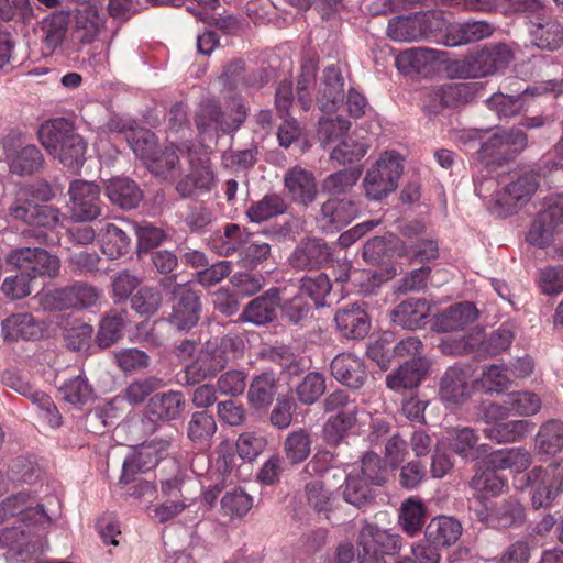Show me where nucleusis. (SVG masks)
Wrapping results in <instances>:
<instances>
[{"label": "nucleus", "mask_w": 563, "mask_h": 563, "mask_svg": "<svg viewBox=\"0 0 563 563\" xmlns=\"http://www.w3.org/2000/svg\"><path fill=\"white\" fill-rule=\"evenodd\" d=\"M37 134L41 144L56 156L64 167L76 173L84 166L87 143L69 120H48L40 126Z\"/></svg>", "instance_id": "1"}, {"label": "nucleus", "mask_w": 563, "mask_h": 563, "mask_svg": "<svg viewBox=\"0 0 563 563\" xmlns=\"http://www.w3.org/2000/svg\"><path fill=\"white\" fill-rule=\"evenodd\" d=\"M159 286L172 305V312L168 316L170 325L183 332L195 328L200 320L202 310L199 292L187 284L177 283L176 275L162 279Z\"/></svg>", "instance_id": "2"}, {"label": "nucleus", "mask_w": 563, "mask_h": 563, "mask_svg": "<svg viewBox=\"0 0 563 563\" xmlns=\"http://www.w3.org/2000/svg\"><path fill=\"white\" fill-rule=\"evenodd\" d=\"M360 563H387L401 549V538L377 523L363 520L356 537Z\"/></svg>", "instance_id": "3"}, {"label": "nucleus", "mask_w": 563, "mask_h": 563, "mask_svg": "<svg viewBox=\"0 0 563 563\" xmlns=\"http://www.w3.org/2000/svg\"><path fill=\"white\" fill-rule=\"evenodd\" d=\"M0 154L13 175L30 176L44 167L41 150L35 144L25 143L24 134L19 130H10L0 137Z\"/></svg>", "instance_id": "4"}, {"label": "nucleus", "mask_w": 563, "mask_h": 563, "mask_svg": "<svg viewBox=\"0 0 563 563\" xmlns=\"http://www.w3.org/2000/svg\"><path fill=\"white\" fill-rule=\"evenodd\" d=\"M402 158L395 152H385L368 168L363 179L365 195L371 200H382L398 187L404 172Z\"/></svg>", "instance_id": "5"}, {"label": "nucleus", "mask_w": 563, "mask_h": 563, "mask_svg": "<svg viewBox=\"0 0 563 563\" xmlns=\"http://www.w3.org/2000/svg\"><path fill=\"white\" fill-rule=\"evenodd\" d=\"M539 185V175L533 170L517 175L495 194L489 205L490 212L499 218L516 213L532 198Z\"/></svg>", "instance_id": "6"}, {"label": "nucleus", "mask_w": 563, "mask_h": 563, "mask_svg": "<svg viewBox=\"0 0 563 563\" xmlns=\"http://www.w3.org/2000/svg\"><path fill=\"white\" fill-rule=\"evenodd\" d=\"M230 113L221 111L217 102L205 100L196 113V125L200 133L235 132L245 121L247 109L241 99H233Z\"/></svg>", "instance_id": "7"}, {"label": "nucleus", "mask_w": 563, "mask_h": 563, "mask_svg": "<svg viewBox=\"0 0 563 563\" xmlns=\"http://www.w3.org/2000/svg\"><path fill=\"white\" fill-rule=\"evenodd\" d=\"M418 35H492L495 30L484 22H473L465 25H454L448 14L440 10L418 12Z\"/></svg>", "instance_id": "8"}, {"label": "nucleus", "mask_w": 563, "mask_h": 563, "mask_svg": "<svg viewBox=\"0 0 563 563\" xmlns=\"http://www.w3.org/2000/svg\"><path fill=\"white\" fill-rule=\"evenodd\" d=\"M563 224V195L549 197L544 208L537 214L527 233L528 243L547 247L553 240L559 227Z\"/></svg>", "instance_id": "9"}, {"label": "nucleus", "mask_w": 563, "mask_h": 563, "mask_svg": "<svg viewBox=\"0 0 563 563\" xmlns=\"http://www.w3.org/2000/svg\"><path fill=\"white\" fill-rule=\"evenodd\" d=\"M7 261L9 264L24 271L32 279L46 276L53 278L60 268L59 258L42 247H20L11 251Z\"/></svg>", "instance_id": "10"}, {"label": "nucleus", "mask_w": 563, "mask_h": 563, "mask_svg": "<svg viewBox=\"0 0 563 563\" xmlns=\"http://www.w3.org/2000/svg\"><path fill=\"white\" fill-rule=\"evenodd\" d=\"M511 59V49L505 44H497L457 63L455 70L463 78L479 77L505 68Z\"/></svg>", "instance_id": "11"}, {"label": "nucleus", "mask_w": 563, "mask_h": 563, "mask_svg": "<svg viewBox=\"0 0 563 563\" xmlns=\"http://www.w3.org/2000/svg\"><path fill=\"white\" fill-rule=\"evenodd\" d=\"M527 144V134L519 126L496 132L487 141L481 143L477 158L487 167L500 166L505 161V146H512L516 153H520Z\"/></svg>", "instance_id": "12"}, {"label": "nucleus", "mask_w": 563, "mask_h": 563, "mask_svg": "<svg viewBox=\"0 0 563 563\" xmlns=\"http://www.w3.org/2000/svg\"><path fill=\"white\" fill-rule=\"evenodd\" d=\"M100 296V290L95 286L78 282L48 291L45 295V302L54 310L82 309L95 306Z\"/></svg>", "instance_id": "13"}, {"label": "nucleus", "mask_w": 563, "mask_h": 563, "mask_svg": "<svg viewBox=\"0 0 563 563\" xmlns=\"http://www.w3.org/2000/svg\"><path fill=\"white\" fill-rule=\"evenodd\" d=\"M68 195L74 220L88 222L101 214L100 188L97 184L76 179L70 183Z\"/></svg>", "instance_id": "14"}, {"label": "nucleus", "mask_w": 563, "mask_h": 563, "mask_svg": "<svg viewBox=\"0 0 563 563\" xmlns=\"http://www.w3.org/2000/svg\"><path fill=\"white\" fill-rule=\"evenodd\" d=\"M279 306H282L280 289L272 287L250 300L239 319L255 327H266L277 321Z\"/></svg>", "instance_id": "15"}, {"label": "nucleus", "mask_w": 563, "mask_h": 563, "mask_svg": "<svg viewBox=\"0 0 563 563\" xmlns=\"http://www.w3.org/2000/svg\"><path fill=\"white\" fill-rule=\"evenodd\" d=\"M358 214V206L349 198H329L321 205L317 223L327 233L338 232Z\"/></svg>", "instance_id": "16"}, {"label": "nucleus", "mask_w": 563, "mask_h": 563, "mask_svg": "<svg viewBox=\"0 0 563 563\" xmlns=\"http://www.w3.org/2000/svg\"><path fill=\"white\" fill-rule=\"evenodd\" d=\"M470 369L466 366L454 365L444 372L439 382V397L452 405L465 402L472 394Z\"/></svg>", "instance_id": "17"}, {"label": "nucleus", "mask_w": 563, "mask_h": 563, "mask_svg": "<svg viewBox=\"0 0 563 563\" xmlns=\"http://www.w3.org/2000/svg\"><path fill=\"white\" fill-rule=\"evenodd\" d=\"M334 321L339 332L349 340H362L371 329V319L364 302H354L340 308L334 316Z\"/></svg>", "instance_id": "18"}, {"label": "nucleus", "mask_w": 563, "mask_h": 563, "mask_svg": "<svg viewBox=\"0 0 563 563\" xmlns=\"http://www.w3.org/2000/svg\"><path fill=\"white\" fill-rule=\"evenodd\" d=\"M331 375L341 385L360 389L367 380L365 361L352 353L338 354L330 364Z\"/></svg>", "instance_id": "19"}, {"label": "nucleus", "mask_w": 563, "mask_h": 563, "mask_svg": "<svg viewBox=\"0 0 563 563\" xmlns=\"http://www.w3.org/2000/svg\"><path fill=\"white\" fill-rule=\"evenodd\" d=\"M331 258L330 246L321 239L301 241L290 255L289 262L297 269H319Z\"/></svg>", "instance_id": "20"}, {"label": "nucleus", "mask_w": 563, "mask_h": 563, "mask_svg": "<svg viewBox=\"0 0 563 563\" xmlns=\"http://www.w3.org/2000/svg\"><path fill=\"white\" fill-rule=\"evenodd\" d=\"M186 398L181 391L168 390L154 394L147 401L145 412L161 422H169L181 417Z\"/></svg>", "instance_id": "21"}, {"label": "nucleus", "mask_w": 563, "mask_h": 563, "mask_svg": "<svg viewBox=\"0 0 563 563\" xmlns=\"http://www.w3.org/2000/svg\"><path fill=\"white\" fill-rule=\"evenodd\" d=\"M284 185L297 203L308 206L317 198L318 189L313 173L300 166H295L285 173Z\"/></svg>", "instance_id": "22"}, {"label": "nucleus", "mask_w": 563, "mask_h": 563, "mask_svg": "<svg viewBox=\"0 0 563 563\" xmlns=\"http://www.w3.org/2000/svg\"><path fill=\"white\" fill-rule=\"evenodd\" d=\"M5 341L35 340L42 336L43 323L32 313L22 312L8 317L1 323Z\"/></svg>", "instance_id": "23"}, {"label": "nucleus", "mask_w": 563, "mask_h": 563, "mask_svg": "<svg viewBox=\"0 0 563 563\" xmlns=\"http://www.w3.org/2000/svg\"><path fill=\"white\" fill-rule=\"evenodd\" d=\"M429 371V362L424 357L411 358L397 371L386 377L389 389L400 391L417 387Z\"/></svg>", "instance_id": "24"}, {"label": "nucleus", "mask_w": 563, "mask_h": 563, "mask_svg": "<svg viewBox=\"0 0 563 563\" xmlns=\"http://www.w3.org/2000/svg\"><path fill=\"white\" fill-rule=\"evenodd\" d=\"M277 390L276 374L273 371H265L252 378L247 390V401L255 410H265L274 402Z\"/></svg>", "instance_id": "25"}, {"label": "nucleus", "mask_w": 563, "mask_h": 563, "mask_svg": "<svg viewBox=\"0 0 563 563\" xmlns=\"http://www.w3.org/2000/svg\"><path fill=\"white\" fill-rule=\"evenodd\" d=\"M444 51L428 47H413L401 52L396 57L398 70L405 75H419L433 62L442 60Z\"/></svg>", "instance_id": "26"}, {"label": "nucleus", "mask_w": 563, "mask_h": 563, "mask_svg": "<svg viewBox=\"0 0 563 563\" xmlns=\"http://www.w3.org/2000/svg\"><path fill=\"white\" fill-rule=\"evenodd\" d=\"M478 318V310L470 301L459 302L446 308L435 321L440 332L462 331Z\"/></svg>", "instance_id": "27"}, {"label": "nucleus", "mask_w": 563, "mask_h": 563, "mask_svg": "<svg viewBox=\"0 0 563 563\" xmlns=\"http://www.w3.org/2000/svg\"><path fill=\"white\" fill-rule=\"evenodd\" d=\"M430 308L426 299L410 298L396 306L391 312V321L407 330L422 328Z\"/></svg>", "instance_id": "28"}, {"label": "nucleus", "mask_w": 563, "mask_h": 563, "mask_svg": "<svg viewBox=\"0 0 563 563\" xmlns=\"http://www.w3.org/2000/svg\"><path fill=\"white\" fill-rule=\"evenodd\" d=\"M460 521L449 516H439L429 522L426 528V539L434 547L449 548L457 542L462 536Z\"/></svg>", "instance_id": "29"}, {"label": "nucleus", "mask_w": 563, "mask_h": 563, "mask_svg": "<svg viewBox=\"0 0 563 563\" xmlns=\"http://www.w3.org/2000/svg\"><path fill=\"white\" fill-rule=\"evenodd\" d=\"M104 192L113 205L122 209L136 208L143 198V192L137 184L126 177L109 179Z\"/></svg>", "instance_id": "30"}, {"label": "nucleus", "mask_w": 563, "mask_h": 563, "mask_svg": "<svg viewBox=\"0 0 563 563\" xmlns=\"http://www.w3.org/2000/svg\"><path fill=\"white\" fill-rule=\"evenodd\" d=\"M98 236L102 253L110 258L125 255L131 249L130 234L114 223L99 222Z\"/></svg>", "instance_id": "31"}, {"label": "nucleus", "mask_w": 563, "mask_h": 563, "mask_svg": "<svg viewBox=\"0 0 563 563\" xmlns=\"http://www.w3.org/2000/svg\"><path fill=\"white\" fill-rule=\"evenodd\" d=\"M249 238V231L235 223H228L223 230H218L212 236V249L220 256H232L241 253Z\"/></svg>", "instance_id": "32"}, {"label": "nucleus", "mask_w": 563, "mask_h": 563, "mask_svg": "<svg viewBox=\"0 0 563 563\" xmlns=\"http://www.w3.org/2000/svg\"><path fill=\"white\" fill-rule=\"evenodd\" d=\"M306 504L318 515H323L325 519H330L336 498L333 493L328 489L320 479H312L306 483L303 488Z\"/></svg>", "instance_id": "33"}, {"label": "nucleus", "mask_w": 563, "mask_h": 563, "mask_svg": "<svg viewBox=\"0 0 563 563\" xmlns=\"http://www.w3.org/2000/svg\"><path fill=\"white\" fill-rule=\"evenodd\" d=\"M159 456L155 453L153 446L145 443L130 454L123 462L120 482L129 483L140 472H146L157 465Z\"/></svg>", "instance_id": "34"}, {"label": "nucleus", "mask_w": 563, "mask_h": 563, "mask_svg": "<svg viewBox=\"0 0 563 563\" xmlns=\"http://www.w3.org/2000/svg\"><path fill=\"white\" fill-rule=\"evenodd\" d=\"M372 486L357 470H354L345 477L342 490L343 499L356 508H361L374 500L375 492Z\"/></svg>", "instance_id": "35"}, {"label": "nucleus", "mask_w": 563, "mask_h": 563, "mask_svg": "<svg viewBox=\"0 0 563 563\" xmlns=\"http://www.w3.org/2000/svg\"><path fill=\"white\" fill-rule=\"evenodd\" d=\"M216 431L217 423L213 416L203 410L191 413L186 427L187 438L200 448L209 445Z\"/></svg>", "instance_id": "36"}, {"label": "nucleus", "mask_w": 563, "mask_h": 563, "mask_svg": "<svg viewBox=\"0 0 563 563\" xmlns=\"http://www.w3.org/2000/svg\"><path fill=\"white\" fill-rule=\"evenodd\" d=\"M487 464L493 470L522 472L531 464L530 453L522 448L498 450L489 453Z\"/></svg>", "instance_id": "37"}, {"label": "nucleus", "mask_w": 563, "mask_h": 563, "mask_svg": "<svg viewBox=\"0 0 563 563\" xmlns=\"http://www.w3.org/2000/svg\"><path fill=\"white\" fill-rule=\"evenodd\" d=\"M490 522L498 528H510L525 521V508L521 503L509 497L496 504L489 515Z\"/></svg>", "instance_id": "38"}, {"label": "nucleus", "mask_w": 563, "mask_h": 563, "mask_svg": "<svg viewBox=\"0 0 563 563\" xmlns=\"http://www.w3.org/2000/svg\"><path fill=\"white\" fill-rule=\"evenodd\" d=\"M529 432V422L526 420L500 421L492 426H485L484 435L496 443L516 442Z\"/></svg>", "instance_id": "39"}, {"label": "nucleus", "mask_w": 563, "mask_h": 563, "mask_svg": "<svg viewBox=\"0 0 563 563\" xmlns=\"http://www.w3.org/2000/svg\"><path fill=\"white\" fill-rule=\"evenodd\" d=\"M361 176L360 168H344L334 172L321 181V190L331 198H338L347 194L358 181Z\"/></svg>", "instance_id": "40"}, {"label": "nucleus", "mask_w": 563, "mask_h": 563, "mask_svg": "<svg viewBox=\"0 0 563 563\" xmlns=\"http://www.w3.org/2000/svg\"><path fill=\"white\" fill-rule=\"evenodd\" d=\"M287 202L279 194H267L261 200L251 205L246 216L252 222H263L283 214L287 210Z\"/></svg>", "instance_id": "41"}, {"label": "nucleus", "mask_w": 563, "mask_h": 563, "mask_svg": "<svg viewBox=\"0 0 563 563\" xmlns=\"http://www.w3.org/2000/svg\"><path fill=\"white\" fill-rule=\"evenodd\" d=\"M126 318V311H110L103 317L96 339L100 347H108L121 338Z\"/></svg>", "instance_id": "42"}, {"label": "nucleus", "mask_w": 563, "mask_h": 563, "mask_svg": "<svg viewBox=\"0 0 563 563\" xmlns=\"http://www.w3.org/2000/svg\"><path fill=\"white\" fill-rule=\"evenodd\" d=\"M325 377L319 372H309L295 388L298 401L303 406L316 404L325 393Z\"/></svg>", "instance_id": "43"}, {"label": "nucleus", "mask_w": 563, "mask_h": 563, "mask_svg": "<svg viewBox=\"0 0 563 563\" xmlns=\"http://www.w3.org/2000/svg\"><path fill=\"white\" fill-rule=\"evenodd\" d=\"M351 128L349 120L343 117L321 118L318 121L317 139L325 147L341 142Z\"/></svg>", "instance_id": "44"}, {"label": "nucleus", "mask_w": 563, "mask_h": 563, "mask_svg": "<svg viewBox=\"0 0 563 563\" xmlns=\"http://www.w3.org/2000/svg\"><path fill=\"white\" fill-rule=\"evenodd\" d=\"M445 109H455L472 101L476 93L475 82H445L438 85Z\"/></svg>", "instance_id": "45"}, {"label": "nucleus", "mask_w": 563, "mask_h": 563, "mask_svg": "<svg viewBox=\"0 0 563 563\" xmlns=\"http://www.w3.org/2000/svg\"><path fill=\"white\" fill-rule=\"evenodd\" d=\"M269 243L258 233L249 232L245 245L240 253V263L243 267L254 268L268 258Z\"/></svg>", "instance_id": "46"}, {"label": "nucleus", "mask_w": 563, "mask_h": 563, "mask_svg": "<svg viewBox=\"0 0 563 563\" xmlns=\"http://www.w3.org/2000/svg\"><path fill=\"white\" fill-rule=\"evenodd\" d=\"M312 439L306 429H297L290 432L284 442V451L288 461L292 464L303 462L311 452Z\"/></svg>", "instance_id": "47"}, {"label": "nucleus", "mask_w": 563, "mask_h": 563, "mask_svg": "<svg viewBox=\"0 0 563 563\" xmlns=\"http://www.w3.org/2000/svg\"><path fill=\"white\" fill-rule=\"evenodd\" d=\"M368 143L364 140L345 136L330 153V159L340 165L353 164L361 161L368 151Z\"/></svg>", "instance_id": "48"}, {"label": "nucleus", "mask_w": 563, "mask_h": 563, "mask_svg": "<svg viewBox=\"0 0 563 563\" xmlns=\"http://www.w3.org/2000/svg\"><path fill=\"white\" fill-rule=\"evenodd\" d=\"M355 423L356 416L352 412L331 416L323 426L324 442L330 446L340 445Z\"/></svg>", "instance_id": "49"}, {"label": "nucleus", "mask_w": 563, "mask_h": 563, "mask_svg": "<svg viewBox=\"0 0 563 563\" xmlns=\"http://www.w3.org/2000/svg\"><path fill=\"white\" fill-rule=\"evenodd\" d=\"M58 390L62 399L71 405H85L93 398V388L84 375L65 380Z\"/></svg>", "instance_id": "50"}, {"label": "nucleus", "mask_w": 563, "mask_h": 563, "mask_svg": "<svg viewBox=\"0 0 563 563\" xmlns=\"http://www.w3.org/2000/svg\"><path fill=\"white\" fill-rule=\"evenodd\" d=\"M219 371L220 368L216 366L213 358L203 346L197 357L186 366L184 380L187 385H195L214 376Z\"/></svg>", "instance_id": "51"}, {"label": "nucleus", "mask_w": 563, "mask_h": 563, "mask_svg": "<svg viewBox=\"0 0 563 563\" xmlns=\"http://www.w3.org/2000/svg\"><path fill=\"white\" fill-rule=\"evenodd\" d=\"M537 445L544 454H555L563 448V422L550 420L539 430Z\"/></svg>", "instance_id": "52"}, {"label": "nucleus", "mask_w": 563, "mask_h": 563, "mask_svg": "<svg viewBox=\"0 0 563 563\" xmlns=\"http://www.w3.org/2000/svg\"><path fill=\"white\" fill-rule=\"evenodd\" d=\"M131 308L141 316H152L158 311L163 303V296L158 288L142 286L131 297Z\"/></svg>", "instance_id": "53"}, {"label": "nucleus", "mask_w": 563, "mask_h": 563, "mask_svg": "<svg viewBox=\"0 0 563 563\" xmlns=\"http://www.w3.org/2000/svg\"><path fill=\"white\" fill-rule=\"evenodd\" d=\"M451 450L464 460H468L473 446L478 441L475 430L470 427H454L446 430Z\"/></svg>", "instance_id": "54"}, {"label": "nucleus", "mask_w": 563, "mask_h": 563, "mask_svg": "<svg viewBox=\"0 0 563 563\" xmlns=\"http://www.w3.org/2000/svg\"><path fill=\"white\" fill-rule=\"evenodd\" d=\"M424 517V506L420 500L409 498L402 503L399 520L407 534L416 536L422 529Z\"/></svg>", "instance_id": "55"}, {"label": "nucleus", "mask_w": 563, "mask_h": 563, "mask_svg": "<svg viewBox=\"0 0 563 563\" xmlns=\"http://www.w3.org/2000/svg\"><path fill=\"white\" fill-rule=\"evenodd\" d=\"M253 506V498L241 488L227 492L221 499V511L230 519L244 517Z\"/></svg>", "instance_id": "56"}, {"label": "nucleus", "mask_w": 563, "mask_h": 563, "mask_svg": "<svg viewBox=\"0 0 563 563\" xmlns=\"http://www.w3.org/2000/svg\"><path fill=\"white\" fill-rule=\"evenodd\" d=\"M279 310L282 319L290 325L303 328L311 318V307L300 295L282 300Z\"/></svg>", "instance_id": "57"}, {"label": "nucleus", "mask_w": 563, "mask_h": 563, "mask_svg": "<svg viewBox=\"0 0 563 563\" xmlns=\"http://www.w3.org/2000/svg\"><path fill=\"white\" fill-rule=\"evenodd\" d=\"M496 470L488 466L487 470L477 467L470 481V486L484 496H497L503 493L506 486L503 477L496 474Z\"/></svg>", "instance_id": "58"}, {"label": "nucleus", "mask_w": 563, "mask_h": 563, "mask_svg": "<svg viewBox=\"0 0 563 563\" xmlns=\"http://www.w3.org/2000/svg\"><path fill=\"white\" fill-rule=\"evenodd\" d=\"M128 142L136 156L144 159L147 165L157 154V137L147 129L132 130Z\"/></svg>", "instance_id": "59"}, {"label": "nucleus", "mask_w": 563, "mask_h": 563, "mask_svg": "<svg viewBox=\"0 0 563 563\" xmlns=\"http://www.w3.org/2000/svg\"><path fill=\"white\" fill-rule=\"evenodd\" d=\"M332 285L327 274L306 276L300 280L299 291L311 298L317 307L323 306L324 298L330 294Z\"/></svg>", "instance_id": "60"}, {"label": "nucleus", "mask_w": 563, "mask_h": 563, "mask_svg": "<svg viewBox=\"0 0 563 563\" xmlns=\"http://www.w3.org/2000/svg\"><path fill=\"white\" fill-rule=\"evenodd\" d=\"M268 358L278 364L284 372H286L289 376H299L307 368V362L303 357L294 354L287 347H272L267 352Z\"/></svg>", "instance_id": "61"}, {"label": "nucleus", "mask_w": 563, "mask_h": 563, "mask_svg": "<svg viewBox=\"0 0 563 563\" xmlns=\"http://www.w3.org/2000/svg\"><path fill=\"white\" fill-rule=\"evenodd\" d=\"M164 386L163 379L156 376H150L141 379H135L126 386L123 391V398L131 405H139L154 391Z\"/></svg>", "instance_id": "62"}, {"label": "nucleus", "mask_w": 563, "mask_h": 563, "mask_svg": "<svg viewBox=\"0 0 563 563\" xmlns=\"http://www.w3.org/2000/svg\"><path fill=\"white\" fill-rule=\"evenodd\" d=\"M515 338L514 328L510 324H501L498 329L492 331L481 343V349L489 354L497 355L506 351Z\"/></svg>", "instance_id": "63"}, {"label": "nucleus", "mask_w": 563, "mask_h": 563, "mask_svg": "<svg viewBox=\"0 0 563 563\" xmlns=\"http://www.w3.org/2000/svg\"><path fill=\"white\" fill-rule=\"evenodd\" d=\"M563 498V478H553L551 482L542 481L532 495V505L534 508H545L555 500Z\"/></svg>", "instance_id": "64"}]
</instances>
